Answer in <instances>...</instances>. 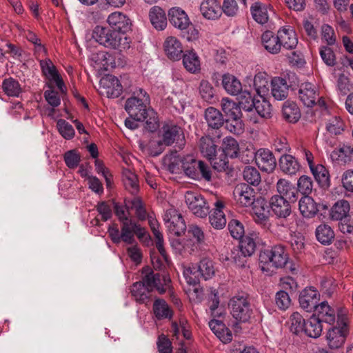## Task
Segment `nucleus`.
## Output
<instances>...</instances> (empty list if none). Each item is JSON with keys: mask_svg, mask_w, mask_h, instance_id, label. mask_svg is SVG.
<instances>
[{"mask_svg": "<svg viewBox=\"0 0 353 353\" xmlns=\"http://www.w3.org/2000/svg\"><path fill=\"white\" fill-rule=\"evenodd\" d=\"M145 274L141 281L134 283L131 287V294L137 302L146 303L150 292L156 289L159 294L165 293L170 288L171 280L166 274H154L149 268H143Z\"/></svg>", "mask_w": 353, "mask_h": 353, "instance_id": "f257e3e1", "label": "nucleus"}, {"mask_svg": "<svg viewBox=\"0 0 353 353\" xmlns=\"http://www.w3.org/2000/svg\"><path fill=\"white\" fill-rule=\"evenodd\" d=\"M92 37L105 48L120 51L130 48V41L127 36L109 28L97 26L92 30Z\"/></svg>", "mask_w": 353, "mask_h": 353, "instance_id": "f03ea898", "label": "nucleus"}, {"mask_svg": "<svg viewBox=\"0 0 353 353\" xmlns=\"http://www.w3.org/2000/svg\"><path fill=\"white\" fill-rule=\"evenodd\" d=\"M288 260V254L281 244L274 245L264 249L259 254V264L263 272L270 274L273 271L270 268H283Z\"/></svg>", "mask_w": 353, "mask_h": 353, "instance_id": "7ed1b4c3", "label": "nucleus"}, {"mask_svg": "<svg viewBox=\"0 0 353 353\" xmlns=\"http://www.w3.org/2000/svg\"><path fill=\"white\" fill-rule=\"evenodd\" d=\"M136 96L131 97L125 101V109L130 118L136 121H145L148 114L146 105L150 103L147 92L139 88L134 92Z\"/></svg>", "mask_w": 353, "mask_h": 353, "instance_id": "20e7f679", "label": "nucleus"}, {"mask_svg": "<svg viewBox=\"0 0 353 353\" xmlns=\"http://www.w3.org/2000/svg\"><path fill=\"white\" fill-rule=\"evenodd\" d=\"M230 314L239 323L250 322L253 316V309L246 294H239L230 299L228 303Z\"/></svg>", "mask_w": 353, "mask_h": 353, "instance_id": "39448f33", "label": "nucleus"}, {"mask_svg": "<svg viewBox=\"0 0 353 353\" xmlns=\"http://www.w3.org/2000/svg\"><path fill=\"white\" fill-rule=\"evenodd\" d=\"M348 321L345 313H339L337 315V325L330 328L326 339L331 349H338L343 345L348 334Z\"/></svg>", "mask_w": 353, "mask_h": 353, "instance_id": "423d86ee", "label": "nucleus"}, {"mask_svg": "<svg viewBox=\"0 0 353 353\" xmlns=\"http://www.w3.org/2000/svg\"><path fill=\"white\" fill-rule=\"evenodd\" d=\"M198 164L199 161H196L192 155L177 156L171 158L168 169L172 173L176 174L183 170L186 176L195 179L199 178Z\"/></svg>", "mask_w": 353, "mask_h": 353, "instance_id": "0eeeda50", "label": "nucleus"}, {"mask_svg": "<svg viewBox=\"0 0 353 353\" xmlns=\"http://www.w3.org/2000/svg\"><path fill=\"white\" fill-rule=\"evenodd\" d=\"M185 201L188 209L198 217H205L210 212V205L205 198L197 192L187 191Z\"/></svg>", "mask_w": 353, "mask_h": 353, "instance_id": "6e6552de", "label": "nucleus"}, {"mask_svg": "<svg viewBox=\"0 0 353 353\" xmlns=\"http://www.w3.org/2000/svg\"><path fill=\"white\" fill-rule=\"evenodd\" d=\"M163 220L169 232L176 236H181L186 230V224L177 210L170 208L165 211Z\"/></svg>", "mask_w": 353, "mask_h": 353, "instance_id": "1a4fd4ad", "label": "nucleus"}, {"mask_svg": "<svg viewBox=\"0 0 353 353\" xmlns=\"http://www.w3.org/2000/svg\"><path fill=\"white\" fill-rule=\"evenodd\" d=\"M290 200L282 196L273 195L270 201L269 205L273 214L279 219H286L292 212Z\"/></svg>", "mask_w": 353, "mask_h": 353, "instance_id": "9d476101", "label": "nucleus"}, {"mask_svg": "<svg viewBox=\"0 0 353 353\" xmlns=\"http://www.w3.org/2000/svg\"><path fill=\"white\" fill-rule=\"evenodd\" d=\"M183 140L184 134L181 127L174 124H165L162 128V140L158 143L169 146Z\"/></svg>", "mask_w": 353, "mask_h": 353, "instance_id": "9b49d317", "label": "nucleus"}, {"mask_svg": "<svg viewBox=\"0 0 353 353\" xmlns=\"http://www.w3.org/2000/svg\"><path fill=\"white\" fill-rule=\"evenodd\" d=\"M233 194L236 201L244 207L251 206L256 200L254 188L246 183L237 185L234 190Z\"/></svg>", "mask_w": 353, "mask_h": 353, "instance_id": "f8f14e48", "label": "nucleus"}, {"mask_svg": "<svg viewBox=\"0 0 353 353\" xmlns=\"http://www.w3.org/2000/svg\"><path fill=\"white\" fill-rule=\"evenodd\" d=\"M255 162L257 166L267 172H272L276 165V159L273 153L268 149L260 148L254 153Z\"/></svg>", "mask_w": 353, "mask_h": 353, "instance_id": "ddd939ff", "label": "nucleus"}, {"mask_svg": "<svg viewBox=\"0 0 353 353\" xmlns=\"http://www.w3.org/2000/svg\"><path fill=\"white\" fill-rule=\"evenodd\" d=\"M107 22L111 29L125 35V33L131 29V21L125 14L121 12L111 13L107 19Z\"/></svg>", "mask_w": 353, "mask_h": 353, "instance_id": "4468645a", "label": "nucleus"}, {"mask_svg": "<svg viewBox=\"0 0 353 353\" xmlns=\"http://www.w3.org/2000/svg\"><path fill=\"white\" fill-rule=\"evenodd\" d=\"M185 275L188 274H196L195 276H201L204 280L212 279L215 274V268L213 261L208 258L201 259L195 268H189L184 272Z\"/></svg>", "mask_w": 353, "mask_h": 353, "instance_id": "2eb2a0df", "label": "nucleus"}, {"mask_svg": "<svg viewBox=\"0 0 353 353\" xmlns=\"http://www.w3.org/2000/svg\"><path fill=\"white\" fill-rule=\"evenodd\" d=\"M319 299L318 291L313 287L304 289L299 295V301L301 307L307 312L314 310Z\"/></svg>", "mask_w": 353, "mask_h": 353, "instance_id": "dca6fc26", "label": "nucleus"}, {"mask_svg": "<svg viewBox=\"0 0 353 353\" xmlns=\"http://www.w3.org/2000/svg\"><path fill=\"white\" fill-rule=\"evenodd\" d=\"M40 66L43 74L50 81L56 83L57 86L61 90H63L64 83L59 74L56 67L49 59L40 61Z\"/></svg>", "mask_w": 353, "mask_h": 353, "instance_id": "f3484780", "label": "nucleus"}, {"mask_svg": "<svg viewBox=\"0 0 353 353\" xmlns=\"http://www.w3.org/2000/svg\"><path fill=\"white\" fill-rule=\"evenodd\" d=\"M298 96L304 105L312 107L316 103L318 93L314 85L310 83H305L300 85Z\"/></svg>", "mask_w": 353, "mask_h": 353, "instance_id": "a211bd4d", "label": "nucleus"}, {"mask_svg": "<svg viewBox=\"0 0 353 353\" xmlns=\"http://www.w3.org/2000/svg\"><path fill=\"white\" fill-rule=\"evenodd\" d=\"M316 318H318L321 323L325 322L328 324H333L339 313H344L342 310L337 314L335 310L332 307L327 301H323L314 310Z\"/></svg>", "mask_w": 353, "mask_h": 353, "instance_id": "6ab92c4d", "label": "nucleus"}, {"mask_svg": "<svg viewBox=\"0 0 353 353\" xmlns=\"http://www.w3.org/2000/svg\"><path fill=\"white\" fill-rule=\"evenodd\" d=\"M200 11L208 20H216L221 16V8L218 0H203L200 5Z\"/></svg>", "mask_w": 353, "mask_h": 353, "instance_id": "aec40b11", "label": "nucleus"}, {"mask_svg": "<svg viewBox=\"0 0 353 353\" xmlns=\"http://www.w3.org/2000/svg\"><path fill=\"white\" fill-rule=\"evenodd\" d=\"M330 159L332 162L345 164L353 159V145L350 143H344L338 149L334 150L330 153Z\"/></svg>", "mask_w": 353, "mask_h": 353, "instance_id": "412c9836", "label": "nucleus"}, {"mask_svg": "<svg viewBox=\"0 0 353 353\" xmlns=\"http://www.w3.org/2000/svg\"><path fill=\"white\" fill-rule=\"evenodd\" d=\"M170 23L180 30H185L190 25L188 14L180 8H172L168 12Z\"/></svg>", "mask_w": 353, "mask_h": 353, "instance_id": "4be33fe9", "label": "nucleus"}, {"mask_svg": "<svg viewBox=\"0 0 353 353\" xmlns=\"http://www.w3.org/2000/svg\"><path fill=\"white\" fill-rule=\"evenodd\" d=\"M289 85L285 79L275 77L271 80V94L278 101H282L288 95Z\"/></svg>", "mask_w": 353, "mask_h": 353, "instance_id": "5701e85b", "label": "nucleus"}, {"mask_svg": "<svg viewBox=\"0 0 353 353\" xmlns=\"http://www.w3.org/2000/svg\"><path fill=\"white\" fill-rule=\"evenodd\" d=\"M164 50L170 59L176 61L182 57L183 52L182 45L179 40L174 37H169L165 39Z\"/></svg>", "mask_w": 353, "mask_h": 353, "instance_id": "b1692460", "label": "nucleus"}, {"mask_svg": "<svg viewBox=\"0 0 353 353\" xmlns=\"http://www.w3.org/2000/svg\"><path fill=\"white\" fill-rule=\"evenodd\" d=\"M224 205L222 201H216L214 203V208L209 215V220L211 225L217 230L223 228L227 223L226 218L223 208Z\"/></svg>", "mask_w": 353, "mask_h": 353, "instance_id": "393cba45", "label": "nucleus"}, {"mask_svg": "<svg viewBox=\"0 0 353 353\" xmlns=\"http://www.w3.org/2000/svg\"><path fill=\"white\" fill-rule=\"evenodd\" d=\"M252 205L254 221L258 224L265 226L269 220L265 200L262 197L256 198Z\"/></svg>", "mask_w": 353, "mask_h": 353, "instance_id": "a878e982", "label": "nucleus"}, {"mask_svg": "<svg viewBox=\"0 0 353 353\" xmlns=\"http://www.w3.org/2000/svg\"><path fill=\"white\" fill-rule=\"evenodd\" d=\"M276 190L279 194H277L278 196H282L292 203L296 201L298 190L288 180L280 179L276 183Z\"/></svg>", "mask_w": 353, "mask_h": 353, "instance_id": "bb28decb", "label": "nucleus"}, {"mask_svg": "<svg viewBox=\"0 0 353 353\" xmlns=\"http://www.w3.org/2000/svg\"><path fill=\"white\" fill-rule=\"evenodd\" d=\"M299 209L301 215L307 219L314 217L319 212L317 203L309 196L301 197L299 201Z\"/></svg>", "mask_w": 353, "mask_h": 353, "instance_id": "cd10ccee", "label": "nucleus"}, {"mask_svg": "<svg viewBox=\"0 0 353 353\" xmlns=\"http://www.w3.org/2000/svg\"><path fill=\"white\" fill-rule=\"evenodd\" d=\"M149 19L153 27L158 30H163L167 26L165 12L159 6H154L150 8Z\"/></svg>", "mask_w": 353, "mask_h": 353, "instance_id": "c85d7f7f", "label": "nucleus"}, {"mask_svg": "<svg viewBox=\"0 0 353 353\" xmlns=\"http://www.w3.org/2000/svg\"><path fill=\"white\" fill-rule=\"evenodd\" d=\"M198 145L200 152L207 159H212L216 154L218 145L210 136L201 137Z\"/></svg>", "mask_w": 353, "mask_h": 353, "instance_id": "c756f323", "label": "nucleus"}, {"mask_svg": "<svg viewBox=\"0 0 353 353\" xmlns=\"http://www.w3.org/2000/svg\"><path fill=\"white\" fill-rule=\"evenodd\" d=\"M281 46L288 50L294 49L298 39L295 32L292 28H282L278 30Z\"/></svg>", "mask_w": 353, "mask_h": 353, "instance_id": "7c9ffc66", "label": "nucleus"}, {"mask_svg": "<svg viewBox=\"0 0 353 353\" xmlns=\"http://www.w3.org/2000/svg\"><path fill=\"white\" fill-rule=\"evenodd\" d=\"M262 43L269 52L277 54L281 48L279 34L274 35L272 31H265L261 36Z\"/></svg>", "mask_w": 353, "mask_h": 353, "instance_id": "2f4dec72", "label": "nucleus"}, {"mask_svg": "<svg viewBox=\"0 0 353 353\" xmlns=\"http://www.w3.org/2000/svg\"><path fill=\"white\" fill-rule=\"evenodd\" d=\"M205 119L208 127L214 130L219 129L224 123L223 114L213 107H209L205 110Z\"/></svg>", "mask_w": 353, "mask_h": 353, "instance_id": "473e14b6", "label": "nucleus"}, {"mask_svg": "<svg viewBox=\"0 0 353 353\" xmlns=\"http://www.w3.org/2000/svg\"><path fill=\"white\" fill-rule=\"evenodd\" d=\"M171 246L181 255L191 254L197 248L195 242L192 239H174L171 241Z\"/></svg>", "mask_w": 353, "mask_h": 353, "instance_id": "72a5a7b5", "label": "nucleus"}, {"mask_svg": "<svg viewBox=\"0 0 353 353\" xmlns=\"http://www.w3.org/2000/svg\"><path fill=\"white\" fill-rule=\"evenodd\" d=\"M222 85L225 91L231 95H237L242 92L241 83L232 74H223L222 77Z\"/></svg>", "mask_w": 353, "mask_h": 353, "instance_id": "f704fd0d", "label": "nucleus"}, {"mask_svg": "<svg viewBox=\"0 0 353 353\" xmlns=\"http://www.w3.org/2000/svg\"><path fill=\"white\" fill-rule=\"evenodd\" d=\"M281 170L288 174H295L300 165L297 160L290 154H283L279 159Z\"/></svg>", "mask_w": 353, "mask_h": 353, "instance_id": "c9c22d12", "label": "nucleus"}, {"mask_svg": "<svg viewBox=\"0 0 353 353\" xmlns=\"http://www.w3.org/2000/svg\"><path fill=\"white\" fill-rule=\"evenodd\" d=\"M283 119L289 123H296L301 117V111L297 104L286 101L284 103L282 108Z\"/></svg>", "mask_w": 353, "mask_h": 353, "instance_id": "e433bc0d", "label": "nucleus"}, {"mask_svg": "<svg viewBox=\"0 0 353 353\" xmlns=\"http://www.w3.org/2000/svg\"><path fill=\"white\" fill-rule=\"evenodd\" d=\"M183 64L185 68L191 73H196L201 70L200 59L196 52L192 50L183 54Z\"/></svg>", "mask_w": 353, "mask_h": 353, "instance_id": "4c0bfd02", "label": "nucleus"}, {"mask_svg": "<svg viewBox=\"0 0 353 353\" xmlns=\"http://www.w3.org/2000/svg\"><path fill=\"white\" fill-rule=\"evenodd\" d=\"M123 181L125 189L132 194L135 195L139 191V184L137 176L130 170L124 169Z\"/></svg>", "mask_w": 353, "mask_h": 353, "instance_id": "58836bf2", "label": "nucleus"}, {"mask_svg": "<svg viewBox=\"0 0 353 353\" xmlns=\"http://www.w3.org/2000/svg\"><path fill=\"white\" fill-rule=\"evenodd\" d=\"M350 212V204L345 200L337 201L331 208L330 216L332 220L341 221L345 219Z\"/></svg>", "mask_w": 353, "mask_h": 353, "instance_id": "ea45409f", "label": "nucleus"}, {"mask_svg": "<svg viewBox=\"0 0 353 353\" xmlns=\"http://www.w3.org/2000/svg\"><path fill=\"white\" fill-rule=\"evenodd\" d=\"M153 312L158 319H171L173 315L166 301L161 299H157L153 304Z\"/></svg>", "mask_w": 353, "mask_h": 353, "instance_id": "a19ab883", "label": "nucleus"}, {"mask_svg": "<svg viewBox=\"0 0 353 353\" xmlns=\"http://www.w3.org/2000/svg\"><path fill=\"white\" fill-rule=\"evenodd\" d=\"M323 330L321 323L316 315H312L305 323L304 333L309 337L318 338Z\"/></svg>", "mask_w": 353, "mask_h": 353, "instance_id": "79ce46f5", "label": "nucleus"}, {"mask_svg": "<svg viewBox=\"0 0 353 353\" xmlns=\"http://www.w3.org/2000/svg\"><path fill=\"white\" fill-rule=\"evenodd\" d=\"M316 239L324 245H329L334 238V233L331 227L327 224H321L316 229Z\"/></svg>", "mask_w": 353, "mask_h": 353, "instance_id": "37998d69", "label": "nucleus"}, {"mask_svg": "<svg viewBox=\"0 0 353 353\" xmlns=\"http://www.w3.org/2000/svg\"><path fill=\"white\" fill-rule=\"evenodd\" d=\"M221 109L227 117L230 119L241 118V112L239 105L229 99L228 98H223L221 100Z\"/></svg>", "mask_w": 353, "mask_h": 353, "instance_id": "c03bdc74", "label": "nucleus"}, {"mask_svg": "<svg viewBox=\"0 0 353 353\" xmlns=\"http://www.w3.org/2000/svg\"><path fill=\"white\" fill-rule=\"evenodd\" d=\"M305 323L306 321L301 314L297 312H293L288 320L290 332L296 335L303 332Z\"/></svg>", "mask_w": 353, "mask_h": 353, "instance_id": "a18cd8bd", "label": "nucleus"}, {"mask_svg": "<svg viewBox=\"0 0 353 353\" xmlns=\"http://www.w3.org/2000/svg\"><path fill=\"white\" fill-rule=\"evenodd\" d=\"M256 248V243L252 235L245 236L241 239L239 243V251L244 257L252 256ZM239 252V250H236Z\"/></svg>", "mask_w": 353, "mask_h": 353, "instance_id": "49530a36", "label": "nucleus"}, {"mask_svg": "<svg viewBox=\"0 0 353 353\" xmlns=\"http://www.w3.org/2000/svg\"><path fill=\"white\" fill-rule=\"evenodd\" d=\"M136 228V223L130 219L121 222V239L128 244H132L134 241V229Z\"/></svg>", "mask_w": 353, "mask_h": 353, "instance_id": "de8ad7c7", "label": "nucleus"}, {"mask_svg": "<svg viewBox=\"0 0 353 353\" xmlns=\"http://www.w3.org/2000/svg\"><path fill=\"white\" fill-rule=\"evenodd\" d=\"M325 128L327 132L331 136H336L342 134L344 131L345 123L340 117L334 116L327 120Z\"/></svg>", "mask_w": 353, "mask_h": 353, "instance_id": "09e8293b", "label": "nucleus"}, {"mask_svg": "<svg viewBox=\"0 0 353 353\" xmlns=\"http://www.w3.org/2000/svg\"><path fill=\"white\" fill-rule=\"evenodd\" d=\"M310 170L316 181L321 186L325 187L329 185L330 175L325 166L321 164H318L317 165H314L310 168Z\"/></svg>", "mask_w": 353, "mask_h": 353, "instance_id": "8fccbe9b", "label": "nucleus"}, {"mask_svg": "<svg viewBox=\"0 0 353 353\" xmlns=\"http://www.w3.org/2000/svg\"><path fill=\"white\" fill-rule=\"evenodd\" d=\"M253 19L260 24H264L268 21V14L266 7L259 2H255L250 8Z\"/></svg>", "mask_w": 353, "mask_h": 353, "instance_id": "3c124183", "label": "nucleus"}, {"mask_svg": "<svg viewBox=\"0 0 353 353\" xmlns=\"http://www.w3.org/2000/svg\"><path fill=\"white\" fill-rule=\"evenodd\" d=\"M239 145L237 141L232 137H226L223 140V153L230 158L238 157Z\"/></svg>", "mask_w": 353, "mask_h": 353, "instance_id": "603ef678", "label": "nucleus"}, {"mask_svg": "<svg viewBox=\"0 0 353 353\" xmlns=\"http://www.w3.org/2000/svg\"><path fill=\"white\" fill-rule=\"evenodd\" d=\"M2 88L5 94L9 97H18L21 92L19 83L12 77L3 80Z\"/></svg>", "mask_w": 353, "mask_h": 353, "instance_id": "864d4df0", "label": "nucleus"}, {"mask_svg": "<svg viewBox=\"0 0 353 353\" xmlns=\"http://www.w3.org/2000/svg\"><path fill=\"white\" fill-rule=\"evenodd\" d=\"M254 109L261 118L270 119L272 117V105L265 98L262 99L261 101H256Z\"/></svg>", "mask_w": 353, "mask_h": 353, "instance_id": "5fc2aeb1", "label": "nucleus"}, {"mask_svg": "<svg viewBox=\"0 0 353 353\" xmlns=\"http://www.w3.org/2000/svg\"><path fill=\"white\" fill-rule=\"evenodd\" d=\"M245 181L252 185H258L261 182V174L258 170L252 166H245L243 171Z\"/></svg>", "mask_w": 353, "mask_h": 353, "instance_id": "6e6d98bb", "label": "nucleus"}, {"mask_svg": "<svg viewBox=\"0 0 353 353\" xmlns=\"http://www.w3.org/2000/svg\"><path fill=\"white\" fill-rule=\"evenodd\" d=\"M274 303L279 310L285 311L290 306L291 299L288 292L285 290H280L275 294Z\"/></svg>", "mask_w": 353, "mask_h": 353, "instance_id": "4d7b16f0", "label": "nucleus"}, {"mask_svg": "<svg viewBox=\"0 0 353 353\" xmlns=\"http://www.w3.org/2000/svg\"><path fill=\"white\" fill-rule=\"evenodd\" d=\"M57 128L61 135L65 139H70L74 135V130L71 124L64 119H59L57 122Z\"/></svg>", "mask_w": 353, "mask_h": 353, "instance_id": "13d9d810", "label": "nucleus"}, {"mask_svg": "<svg viewBox=\"0 0 353 353\" xmlns=\"http://www.w3.org/2000/svg\"><path fill=\"white\" fill-rule=\"evenodd\" d=\"M131 208L134 210L137 218L140 221H144L149 216L139 197L134 198L131 202Z\"/></svg>", "mask_w": 353, "mask_h": 353, "instance_id": "bf43d9fd", "label": "nucleus"}, {"mask_svg": "<svg viewBox=\"0 0 353 353\" xmlns=\"http://www.w3.org/2000/svg\"><path fill=\"white\" fill-rule=\"evenodd\" d=\"M108 81L111 85H108L107 88L108 97L112 98L119 97L122 93V85L119 83V79L114 76H110L108 77Z\"/></svg>", "mask_w": 353, "mask_h": 353, "instance_id": "052dcab7", "label": "nucleus"}, {"mask_svg": "<svg viewBox=\"0 0 353 353\" xmlns=\"http://www.w3.org/2000/svg\"><path fill=\"white\" fill-rule=\"evenodd\" d=\"M228 156L223 152L216 157V154L212 159H208L210 161L213 168L218 172L226 171L228 169Z\"/></svg>", "mask_w": 353, "mask_h": 353, "instance_id": "680f3d73", "label": "nucleus"}, {"mask_svg": "<svg viewBox=\"0 0 353 353\" xmlns=\"http://www.w3.org/2000/svg\"><path fill=\"white\" fill-rule=\"evenodd\" d=\"M241 100L239 102L240 110H243L252 112L254 110L255 101L253 99L251 94L249 92H241Z\"/></svg>", "mask_w": 353, "mask_h": 353, "instance_id": "e2e57ef3", "label": "nucleus"}, {"mask_svg": "<svg viewBox=\"0 0 353 353\" xmlns=\"http://www.w3.org/2000/svg\"><path fill=\"white\" fill-rule=\"evenodd\" d=\"M228 229L234 239H241L243 237L244 227L243 224L236 219H232L228 223Z\"/></svg>", "mask_w": 353, "mask_h": 353, "instance_id": "0e129e2a", "label": "nucleus"}, {"mask_svg": "<svg viewBox=\"0 0 353 353\" xmlns=\"http://www.w3.org/2000/svg\"><path fill=\"white\" fill-rule=\"evenodd\" d=\"M297 186V190L305 196H307L312 190L313 183L312 179L305 175L301 176L298 180Z\"/></svg>", "mask_w": 353, "mask_h": 353, "instance_id": "69168bd1", "label": "nucleus"}, {"mask_svg": "<svg viewBox=\"0 0 353 353\" xmlns=\"http://www.w3.org/2000/svg\"><path fill=\"white\" fill-rule=\"evenodd\" d=\"M201 98L209 102L214 97V89L212 85L206 80H202L199 88Z\"/></svg>", "mask_w": 353, "mask_h": 353, "instance_id": "338daca9", "label": "nucleus"}, {"mask_svg": "<svg viewBox=\"0 0 353 353\" xmlns=\"http://www.w3.org/2000/svg\"><path fill=\"white\" fill-rule=\"evenodd\" d=\"M320 55L324 63L328 66H334L336 64V57L333 50L327 46H322L320 48Z\"/></svg>", "mask_w": 353, "mask_h": 353, "instance_id": "774afa93", "label": "nucleus"}]
</instances>
